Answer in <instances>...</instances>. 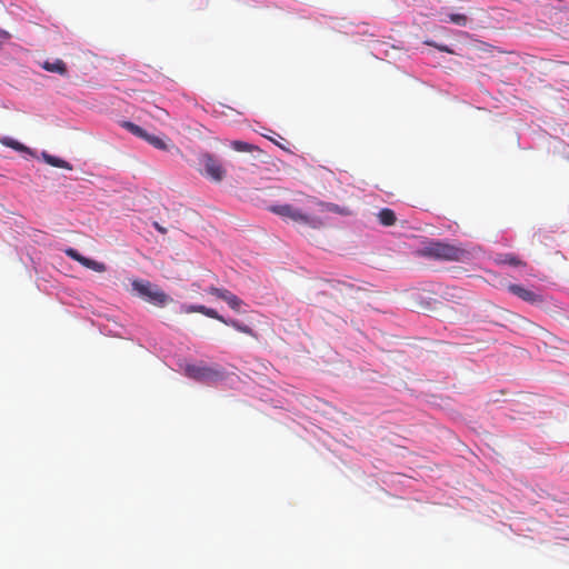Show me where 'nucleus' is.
Returning <instances> with one entry per match:
<instances>
[{
	"label": "nucleus",
	"mask_w": 569,
	"mask_h": 569,
	"mask_svg": "<svg viewBox=\"0 0 569 569\" xmlns=\"http://www.w3.org/2000/svg\"><path fill=\"white\" fill-rule=\"evenodd\" d=\"M339 212V208L333 203H325L315 197H306V206L303 209L292 204H279L270 207V211L274 214L289 219L301 227L310 229H321L325 226L322 213L326 211Z\"/></svg>",
	"instance_id": "nucleus-1"
},
{
	"label": "nucleus",
	"mask_w": 569,
	"mask_h": 569,
	"mask_svg": "<svg viewBox=\"0 0 569 569\" xmlns=\"http://www.w3.org/2000/svg\"><path fill=\"white\" fill-rule=\"evenodd\" d=\"M420 252L425 257L446 261H465L469 257L463 248L441 241L429 242Z\"/></svg>",
	"instance_id": "nucleus-2"
},
{
	"label": "nucleus",
	"mask_w": 569,
	"mask_h": 569,
	"mask_svg": "<svg viewBox=\"0 0 569 569\" xmlns=\"http://www.w3.org/2000/svg\"><path fill=\"white\" fill-rule=\"evenodd\" d=\"M184 375L202 383H214L224 378V371L220 367H209L203 363L187 365Z\"/></svg>",
	"instance_id": "nucleus-3"
},
{
	"label": "nucleus",
	"mask_w": 569,
	"mask_h": 569,
	"mask_svg": "<svg viewBox=\"0 0 569 569\" xmlns=\"http://www.w3.org/2000/svg\"><path fill=\"white\" fill-rule=\"evenodd\" d=\"M132 288L146 300L157 306H164L170 300L167 293L152 286L149 281L136 280L132 282Z\"/></svg>",
	"instance_id": "nucleus-4"
},
{
	"label": "nucleus",
	"mask_w": 569,
	"mask_h": 569,
	"mask_svg": "<svg viewBox=\"0 0 569 569\" xmlns=\"http://www.w3.org/2000/svg\"><path fill=\"white\" fill-rule=\"evenodd\" d=\"M200 163L203 167L201 173L212 181L220 182L226 177V170L212 154H202L200 157Z\"/></svg>",
	"instance_id": "nucleus-5"
},
{
	"label": "nucleus",
	"mask_w": 569,
	"mask_h": 569,
	"mask_svg": "<svg viewBox=\"0 0 569 569\" xmlns=\"http://www.w3.org/2000/svg\"><path fill=\"white\" fill-rule=\"evenodd\" d=\"M207 292L226 301L232 310L240 311V308L243 302L239 297L233 295L231 291L224 288H217L214 286H211L207 289Z\"/></svg>",
	"instance_id": "nucleus-6"
},
{
	"label": "nucleus",
	"mask_w": 569,
	"mask_h": 569,
	"mask_svg": "<svg viewBox=\"0 0 569 569\" xmlns=\"http://www.w3.org/2000/svg\"><path fill=\"white\" fill-rule=\"evenodd\" d=\"M66 256L71 258L72 260L79 262L81 266L91 269L96 272H104L106 271V264L92 259H89L81 253L78 252L74 248H67L64 249Z\"/></svg>",
	"instance_id": "nucleus-7"
},
{
	"label": "nucleus",
	"mask_w": 569,
	"mask_h": 569,
	"mask_svg": "<svg viewBox=\"0 0 569 569\" xmlns=\"http://www.w3.org/2000/svg\"><path fill=\"white\" fill-rule=\"evenodd\" d=\"M508 290H509V292H511L512 295L517 296L518 298H520L521 300H523L526 302H529L532 305L543 302L542 296H540V295L533 292L532 290H529L520 284L511 283L508 286Z\"/></svg>",
	"instance_id": "nucleus-8"
},
{
	"label": "nucleus",
	"mask_w": 569,
	"mask_h": 569,
	"mask_svg": "<svg viewBox=\"0 0 569 569\" xmlns=\"http://www.w3.org/2000/svg\"><path fill=\"white\" fill-rule=\"evenodd\" d=\"M181 308L186 313L198 312L216 320L221 319V316L214 309L208 308L203 305H183Z\"/></svg>",
	"instance_id": "nucleus-9"
},
{
	"label": "nucleus",
	"mask_w": 569,
	"mask_h": 569,
	"mask_svg": "<svg viewBox=\"0 0 569 569\" xmlns=\"http://www.w3.org/2000/svg\"><path fill=\"white\" fill-rule=\"evenodd\" d=\"M377 217H378L380 224H382L385 227H391L397 222V217H396L395 211L389 208L381 209L378 212Z\"/></svg>",
	"instance_id": "nucleus-10"
},
{
	"label": "nucleus",
	"mask_w": 569,
	"mask_h": 569,
	"mask_svg": "<svg viewBox=\"0 0 569 569\" xmlns=\"http://www.w3.org/2000/svg\"><path fill=\"white\" fill-rule=\"evenodd\" d=\"M496 262L499 264H510L513 267H520L526 264L513 253H499L496 257Z\"/></svg>",
	"instance_id": "nucleus-11"
},
{
	"label": "nucleus",
	"mask_w": 569,
	"mask_h": 569,
	"mask_svg": "<svg viewBox=\"0 0 569 569\" xmlns=\"http://www.w3.org/2000/svg\"><path fill=\"white\" fill-rule=\"evenodd\" d=\"M42 68L49 72L59 73L61 76L67 74V64L61 59H56L52 62L46 61Z\"/></svg>",
	"instance_id": "nucleus-12"
},
{
	"label": "nucleus",
	"mask_w": 569,
	"mask_h": 569,
	"mask_svg": "<svg viewBox=\"0 0 569 569\" xmlns=\"http://www.w3.org/2000/svg\"><path fill=\"white\" fill-rule=\"evenodd\" d=\"M218 321L227 325V326H230L232 328H234L236 330L240 331V332H243L246 335H250L252 336L253 335V331L252 329L247 326V325H243L241 322H239L238 320H234V319H226L224 317L221 316V319H217Z\"/></svg>",
	"instance_id": "nucleus-13"
},
{
	"label": "nucleus",
	"mask_w": 569,
	"mask_h": 569,
	"mask_svg": "<svg viewBox=\"0 0 569 569\" xmlns=\"http://www.w3.org/2000/svg\"><path fill=\"white\" fill-rule=\"evenodd\" d=\"M42 157H43L44 161L52 167L72 170V166L68 161H66L61 158L48 154L46 152L42 153Z\"/></svg>",
	"instance_id": "nucleus-14"
},
{
	"label": "nucleus",
	"mask_w": 569,
	"mask_h": 569,
	"mask_svg": "<svg viewBox=\"0 0 569 569\" xmlns=\"http://www.w3.org/2000/svg\"><path fill=\"white\" fill-rule=\"evenodd\" d=\"M0 142L1 144L6 146V147H9V148H12L17 151H28L29 149L22 144L21 142L10 138V137H2L0 138Z\"/></svg>",
	"instance_id": "nucleus-15"
},
{
	"label": "nucleus",
	"mask_w": 569,
	"mask_h": 569,
	"mask_svg": "<svg viewBox=\"0 0 569 569\" xmlns=\"http://www.w3.org/2000/svg\"><path fill=\"white\" fill-rule=\"evenodd\" d=\"M144 140L148 141L151 146H153L154 148H157L159 150H167L168 149V144L160 137L147 133V137H144Z\"/></svg>",
	"instance_id": "nucleus-16"
},
{
	"label": "nucleus",
	"mask_w": 569,
	"mask_h": 569,
	"mask_svg": "<svg viewBox=\"0 0 569 569\" xmlns=\"http://www.w3.org/2000/svg\"><path fill=\"white\" fill-rule=\"evenodd\" d=\"M231 147L238 152H252L253 150L258 149L257 147L240 140L232 141Z\"/></svg>",
	"instance_id": "nucleus-17"
},
{
	"label": "nucleus",
	"mask_w": 569,
	"mask_h": 569,
	"mask_svg": "<svg viewBox=\"0 0 569 569\" xmlns=\"http://www.w3.org/2000/svg\"><path fill=\"white\" fill-rule=\"evenodd\" d=\"M123 127L137 137H140L142 139H144V137H147L148 132L146 130H143L141 127H139L132 122L127 121L123 123Z\"/></svg>",
	"instance_id": "nucleus-18"
},
{
	"label": "nucleus",
	"mask_w": 569,
	"mask_h": 569,
	"mask_svg": "<svg viewBox=\"0 0 569 569\" xmlns=\"http://www.w3.org/2000/svg\"><path fill=\"white\" fill-rule=\"evenodd\" d=\"M451 23H455L460 27H465L468 22V17L461 13H451L448 16V20Z\"/></svg>",
	"instance_id": "nucleus-19"
},
{
	"label": "nucleus",
	"mask_w": 569,
	"mask_h": 569,
	"mask_svg": "<svg viewBox=\"0 0 569 569\" xmlns=\"http://www.w3.org/2000/svg\"><path fill=\"white\" fill-rule=\"evenodd\" d=\"M156 228L160 231V232H164L166 230L163 228H161L158 223H156Z\"/></svg>",
	"instance_id": "nucleus-20"
}]
</instances>
